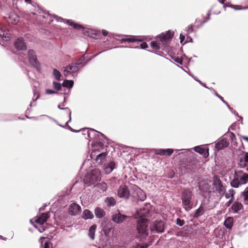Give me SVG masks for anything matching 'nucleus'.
Wrapping results in <instances>:
<instances>
[{
    "label": "nucleus",
    "instance_id": "1",
    "mask_svg": "<svg viewBox=\"0 0 248 248\" xmlns=\"http://www.w3.org/2000/svg\"><path fill=\"white\" fill-rule=\"evenodd\" d=\"M84 132L87 133V136L85 137L86 139L93 140L92 145L95 149L99 150L103 148L104 144L102 141V138L105 137L103 134L92 128H84Z\"/></svg>",
    "mask_w": 248,
    "mask_h": 248
},
{
    "label": "nucleus",
    "instance_id": "2",
    "mask_svg": "<svg viewBox=\"0 0 248 248\" xmlns=\"http://www.w3.org/2000/svg\"><path fill=\"white\" fill-rule=\"evenodd\" d=\"M174 35L173 32L169 31L165 33H162L157 36V41H152L151 46L155 52H157L160 48V46L165 44L168 41L171 39Z\"/></svg>",
    "mask_w": 248,
    "mask_h": 248
},
{
    "label": "nucleus",
    "instance_id": "3",
    "mask_svg": "<svg viewBox=\"0 0 248 248\" xmlns=\"http://www.w3.org/2000/svg\"><path fill=\"white\" fill-rule=\"evenodd\" d=\"M248 182V174L241 170H235L231 185L233 187L237 188L240 185L246 184Z\"/></svg>",
    "mask_w": 248,
    "mask_h": 248
},
{
    "label": "nucleus",
    "instance_id": "4",
    "mask_svg": "<svg viewBox=\"0 0 248 248\" xmlns=\"http://www.w3.org/2000/svg\"><path fill=\"white\" fill-rule=\"evenodd\" d=\"M193 196L192 190L189 188L184 189L182 193L181 200L182 204L186 211H189L192 208L191 201Z\"/></svg>",
    "mask_w": 248,
    "mask_h": 248
},
{
    "label": "nucleus",
    "instance_id": "5",
    "mask_svg": "<svg viewBox=\"0 0 248 248\" xmlns=\"http://www.w3.org/2000/svg\"><path fill=\"white\" fill-rule=\"evenodd\" d=\"M147 221V219L146 218H141L137 223V230L138 232L137 237L141 240L145 239L148 235Z\"/></svg>",
    "mask_w": 248,
    "mask_h": 248
},
{
    "label": "nucleus",
    "instance_id": "6",
    "mask_svg": "<svg viewBox=\"0 0 248 248\" xmlns=\"http://www.w3.org/2000/svg\"><path fill=\"white\" fill-rule=\"evenodd\" d=\"M100 172L98 169H95L91 171L85 177L84 182L86 184H94L97 181L100 180Z\"/></svg>",
    "mask_w": 248,
    "mask_h": 248
},
{
    "label": "nucleus",
    "instance_id": "7",
    "mask_svg": "<svg viewBox=\"0 0 248 248\" xmlns=\"http://www.w3.org/2000/svg\"><path fill=\"white\" fill-rule=\"evenodd\" d=\"M213 182L208 180H202L199 184V189L202 192H211L214 191Z\"/></svg>",
    "mask_w": 248,
    "mask_h": 248
},
{
    "label": "nucleus",
    "instance_id": "8",
    "mask_svg": "<svg viewBox=\"0 0 248 248\" xmlns=\"http://www.w3.org/2000/svg\"><path fill=\"white\" fill-rule=\"evenodd\" d=\"M213 186L215 187L216 191L222 197L226 192V188L222 185L221 181L217 176H215L213 178Z\"/></svg>",
    "mask_w": 248,
    "mask_h": 248
},
{
    "label": "nucleus",
    "instance_id": "9",
    "mask_svg": "<svg viewBox=\"0 0 248 248\" xmlns=\"http://www.w3.org/2000/svg\"><path fill=\"white\" fill-rule=\"evenodd\" d=\"M151 232L156 233H162L164 231V223L162 221H156L150 226Z\"/></svg>",
    "mask_w": 248,
    "mask_h": 248
},
{
    "label": "nucleus",
    "instance_id": "10",
    "mask_svg": "<svg viewBox=\"0 0 248 248\" xmlns=\"http://www.w3.org/2000/svg\"><path fill=\"white\" fill-rule=\"evenodd\" d=\"M28 57L30 63L34 67L38 68L40 64L38 62L35 52L32 49L28 51Z\"/></svg>",
    "mask_w": 248,
    "mask_h": 248
},
{
    "label": "nucleus",
    "instance_id": "11",
    "mask_svg": "<svg viewBox=\"0 0 248 248\" xmlns=\"http://www.w3.org/2000/svg\"><path fill=\"white\" fill-rule=\"evenodd\" d=\"M117 194L121 198L127 199L130 195L128 188L125 185L121 186L118 189Z\"/></svg>",
    "mask_w": 248,
    "mask_h": 248
},
{
    "label": "nucleus",
    "instance_id": "12",
    "mask_svg": "<svg viewBox=\"0 0 248 248\" xmlns=\"http://www.w3.org/2000/svg\"><path fill=\"white\" fill-rule=\"evenodd\" d=\"M78 70V67L74 64L68 65L64 67V75L65 77H68L72 73H76Z\"/></svg>",
    "mask_w": 248,
    "mask_h": 248
},
{
    "label": "nucleus",
    "instance_id": "13",
    "mask_svg": "<svg viewBox=\"0 0 248 248\" xmlns=\"http://www.w3.org/2000/svg\"><path fill=\"white\" fill-rule=\"evenodd\" d=\"M48 217V213H44L37 218L31 219L30 222L31 223L33 224V220H34L35 222L40 225H43L47 220Z\"/></svg>",
    "mask_w": 248,
    "mask_h": 248
},
{
    "label": "nucleus",
    "instance_id": "14",
    "mask_svg": "<svg viewBox=\"0 0 248 248\" xmlns=\"http://www.w3.org/2000/svg\"><path fill=\"white\" fill-rule=\"evenodd\" d=\"M81 212L80 206L76 203H73L70 204L68 208L69 213L72 216H76L78 215Z\"/></svg>",
    "mask_w": 248,
    "mask_h": 248
},
{
    "label": "nucleus",
    "instance_id": "15",
    "mask_svg": "<svg viewBox=\"0 0 248 248\" xmlns=\"http://www.w3.org/2000/svg\"><path fill=\"white\" fill-rule=\"evenodd\" d=\"M128 218H129L128 217L123 215L120 213L115 214L112 216V220L113 221L118 224L123 223Z\"/></svg>",
    "mask_w": 248,
    "mask_h": 248
},
{
    "label": "nucleus",
    "instance_id": "16",
    "mask_svg": "<svg viewBox=\"0 0 248 248\" xmlns=\"http://www.w3.org/2000/svg\"><path fill=\"white\" fill-rule=\"evenodd\" d=\"M15 46L18 50H26L27 49V46L22 38H19L16 39L15 42Z\"/></svg>",
    "mask_w": 248,
    "mask_h": 248
},
{
    "label": "nucleus",
    "instance_id": "17",
    "mask_svg": "<svg viewBox=\"0 0 248 248\" xmlns=\"http://www.w3.org/2000/svg\"><path fill=\"white\" fill-rule=\"evenodd\" d=\"M207 210H208V208L205 206L204 203L202 202L200 207L196 210L194 217H198L202 215L204 212Z\"/></svg>",
    "mask_w": 248,
    "mask_h": 248
},
{
    "label": "nucleus",
    "instance_id": "18",
    "mask_svg": "<svg viewBox=\"0 0 248 248\" xmlns=\"http://www.w3.org/2000/svg\"><path fill=\"white\" fill-rule=\"evenodd\" d=\"M229 144L228 140L226 138H223L219 140L216 144V148L220 150L223 148L227 147Z\"/></svg>",
    "mask_w": 248,
    "mask_h": 248
},
{
    "label": "nucleus",
    "instance_id": "19",
    "mask_svg": "<svg viewBox=\"0 0 248 248\" xmlns=\"http://www.w3.org/2000/svg\"><path fill=\"white\" fill-rule=\"evenodd\" d=\"M99 31H96L89 30L87 31H84L83 32V34L85 35L88 36L91 38L98 39L99 37Z\"/></svg>",
    "mask_w": 248,
    "mask_h": 248
},
{
    "label": "nucleus",
    "instance_id": "20",
    "mask_svg": "<svg viewBox=\"0 0 248 248\" xmlns=\"http://www.w3.org/2000/svg\"><path fill=\"white\" fill-rule=\"evenodd\" d=\"M194 150L195 152L202 155L204 157H207L209 155L208 149L203 148L201 146L195 147Z\"/></svg>",
    "mask_w": 248,
    "mask_h": 248
},
{
    "label": "nucleus",
    "instance_id": "21",
    "mask_svg": "<svg viewBox=\"0 0 248 248\" xmlns=\"http://www.w3.org/2000/svg\"><path fill=\"white\" fill-rule=\"evenodd\" d=\"M142 40L139 39L137 36H129L125 38H123L120 40V42L123 43L124 42H141Z\"/></svg>",
    "mask_w": 248,
    "mask_h": 248
},
{
    "label": "nucleus",
    "instance_id": "22",
    "mask_svg": "<svg viewBox=\"0 0 248 248\" xmlns=\"http://www.w3.org/2000/svg\"><path fill=\"white\" fill-rule=\"evenodd\" d=\"M94 214L95 217L98 218H102L106 215V213L104 210L99 207H96L95 208Z\"/></svg>",
    "mask_w": 248,
    "mask_h": 248
},
{
    "label": "nucleus",
    "instance_id": "23",
    "mask_svg": "<svg viewBox=\"0 0 248 248\" xmlns=\"http://www.w3.org/2000/svg\"><path fill=\"white\" fill-rule=\"evenodd\" d=\"M19 20V17L15 13H11L9 16L8 22L10 23L16 24Z\"/></svg>",
    "mask_w": 248,
    "mask_h": 248
},
{
    "label": "nucleus",
    "instance_id": "24",
    "mask_svg": "<svg viewBox=\"0 0 248 248\" xmlns=\"http://www.w3.org/2000/svg\"><path fill=\"white\" fill-rule=\"evenodd\" d=\"M115 168V163L113 161L109 162L108 166L104 168V171L106 173H110Z\"/></svg>",
    "mask_w": 248,
    "mask_h": 248
},
{
    "label": "nucleus",
    "instance_id": "25",
    "mask_svg": "<svg viewBox=\"0 0 248 248\" xmlns=\"http://www.w3.org/2000/svg\"><path fill=\"white\" fill-rule=\"evenodd\" d=\"M97 226L96 225H93L90 227L88 231V236L92 240H94L95 236V232Z\"/></svg>",
    "mask_w": 248,
    "mask_h": 248
},
{
    "label": "nucleus",
    "instance_id": "26",
    "mask_svg": "<svg viewBox=\"0 0 248 248\" xmlns=\"http://www.w3.org/2000/svg\"><path fill=\"white\" fill-rule=\"evenodd\" d=\"M242 208L243 205L241 203L237 202H234L232 206V209L234 213H237Z\"/></svg>",
    "mask_w": 248,
    "mask_h": 248
},
{
    "label": "nucleus",
    "instance_id": "27",
    "mask_svg": "<svg viewBox=\"0 0 248 248\" xmlns=\"http://www.w3.org/2000/svg\"><path fill=\"white\" fill-rule=\"evenodd\" d=\"M82 217L85 219H92L93 217V215L91 211L86 209L83 212Z\"/></svg>",
    "mask_w": 248,
    "mask_h": 248
},
{
    "label": "nucleus",
    "instance_id": "28",
    "mask_svg": "<svg viewBox=\"0 0 248 248\" xmlns=\"http://www.w3.org/2000/svg\"><path fill=\"white\" fill-rule=\"evenodd\" d=\"M233 219L232 217H228L224 221L225 226L229 229H231L233 225Z\"/></svg>",
    "mask_w": 248,
    "mask_h": 248
},
{
    "label": "nucleus",
    "instance_id": "29",
    "mask_svg": "<svg viewBox=\"0 0 248 248\" xmlns=\"http://www.w3.org/2000/svg\"><path fill=\"white\" fill-rule=\"evenodd\" d=\"M137 217H142L146 216L148 214V210L146 208L140 209L137 211Z\"/></svg>",
    "mask_w": 248,
    "mask_h": 248
},
{
    "label": "nucleus",
    "instance_id": "30",
    "mask_svg": "<svg viewBox=\"0 0 248 248\" xmlns=\"http://www.w3.org/2000/svg\"><path fill=\"white\" fill-rule=\"evenodd\" d=\"M105 202L107 204V205L108 206H113L116 203V201H115V199L112 197H107L105 199Z\"/></svg>",
    "mask_w": 248,
    "mask_h": 248
},
{
    "label": "nucleus",
    "instance_id": "31",
    "mask_svg": "<svg viewBox=\"0 0 248 248\" xmlns=\"http://www.w3.org/2000/svg\"><path fill=\"white\" fill-rule=\"evenodd\" d=\"M39 241L42 246H44V248H49V241L47 238L41 237Z\"/></svg>",
    "mask_w": 248,
    "mask_h": 248
},
{
    "label": "nucleus",
    "instance_id": "32",
    "mask_svg": "<svg viewBox=\"0 0 248 248\" xmlns=\"http://www.w3.org/2000/svg\"><path fill=\"white\" fill-rule=\"evenodd\" d=\"M0 37L7 41L10 39V35L8 32H5L2 28H0Z\"/></svg>",
    "mask_w": 248,
    "mask_h": 248
},
{
    "label": "nucleus",
    "instance_id": "33",
    "mask_svg": "<svg viewBox=\"0 0 248 248\" xmlns=\"http://www.w3.org/2000/svg\"><path fill=\"white\" fill-rule=\"evenodd\" d=\"M242 196L244 198V203L248 204V187H246L244 191L241 194Z\"/></svg>",
    "mask_w": 248,
    "mask_h": 248
},
{
    "label": "nucleus",
    "instance_id": "34",
    "mask_svg": "<svg viewBox=\"0 0 248 248\" xmlns=\"http://www.w3.org/2000/svg\"><path fill=\"white\" fill-rule=\"evenodd\" d=\"M137 193L138 198L140 200L143 201L145 199L146 197V195L141 189H139L137 190Z\"/></svg>",
    "mask_w": 248,
    "mask_h": 248
},
{
    "label": "nucleus",
    "instance_id": "35",
    "mask_svg": "<svg viewBox=\"0 0 248 248\" xmlns=\"http://www.w3.org/2000/svg\"><path fill=\"white\" fill-rule=\"evenodd\" d=\"M229 6L235 10H241L248 9V6H242L239 5L230 4Z\"/></svg>",
    "mask_w": 248,
    "mask_h": 248
},
{
    "label": "nucleus",
    "instance_id": "36",
    "mask_svg": "<svg viewBox=\"0 0 248 248\" xmlns=\"http://www.w3.org/2000/svg\"><path fill=\"white\" fill-rule=\"evenodd\" d=\"M74 85V81L72 80H64L62 83V86L63 87H67L68 88H71Z\"/></svg>",
    "mask_w": 248,
    "mask_h": 248
},
{
    "label": "nucleus",
    "instance_id": "37",
    "mask_svg": "<svg viewBox=\"0 0 248 248\" xmlns=\"http://www.w3.org/2000/svg\"><path fill=\"white\" fill-rule=\"evenodd\" d=\"M209 12L218 14L220 13V7L219 5L215 4L212 6Z\"/></svg>",
    "mask_w": 248,
    "mask_h": 248
},
{
    "label": "nucleus",
    "instance_id": "38",
    "mask_svg": "<svg viewBox=\"0 0 248 248\" xmlns=\"http://www.w3.org/2000/svg\"><path fill=\"white\" fill-rule=\"evenodd\" d=\"M67 23L70 25L72 26L75 29H79L82 28V26L81 25L75 23L72 20H68Z\"/></svg>",
    "mask_w": 248,
    "mask_h": 248
},
{
    "label": "nucleus",
    "instance_id": "39",
    "mask_svg": "<svg viewBox=\"0 0 248 248\" xmlns=\"http://www.w3.org/2000/svg\"><path fill=\"white\" fill-rule=\"evenodd\" d=\"M107 154L106 152H103L97 155L95 160L101 162L107 156Z\"/></svg>",
    "mask_w": 248,
    "mask_h": 248
},
{
    "label": "nucleus",
    "instance_id": "40",
    "mask_svg": "<svg viewBox=\"0 0 248 248\" xmlns=\"http://www.w3.org/2000/svg\"><path fill=\"white\" fill-rule=\"evenodd\" d=\"M235 194V191L233 189H230L228 192L226 193L225 197L226 199H234V195Z\"/></svg>",
    "mask_w": 248,
    "mask_h": 248
},
{
    "label": "nucleus",
    "instance_id": "41",
    "mask_svg": "<svg viewBox=\"0 0 248 248\" xmlns=\"http://www.w3.org/2000/svg\"><path fill=\"white\" fill-rule=\"evenodd\" d=\"M96 187L101 189L103 192L105 191L107 189V186L106 183H99L96 185Z\"/></svg>",
    "mask_w": 248,
    "mask_h": 248
},
{
    "label": "nucleus",
    "instance_id": "42",
    "mask_svg": "<svg viewBox=\"0 0 248 248\" xmlns=\"http://www.w3.org/2000/svg\"><path fill=\"white\" fill-rule=\"evenodd\" d=\"M194 26L192 25H190L188 26L186 30V33H185V35L188 37V35L192 32L194 31L193 29Z\"/></svg>",
    "mask_w": 248,
    "mask_h": 248
},
{
    "label": "nucleus",
    "instance_id": "43",
    "mask_svg": "<svg viewBox=\"0 0 248 248\" xmlns=\"http://www.w3.org/2000/svg\"><path fill=\"white\" fill-rule=\"evenodd\" d=\"M53 74V75L55 77L56 79H57V80H60V78L61 77V74L58 70H57L56 69H54Z\"/></svg>",
    "mask_w": 248,
    "mask_h": 248
},
{
    "label": "nucleus",
    "instance_id": "44",
    "mask_svg": "<svg viewBox=\"0 0 248 248\" xmlns=\"http://www.w3.org/2000/svg\"><path fill=\"white\" fill-rule=\"evenodd\" d=\"M230 138L231 140V143L234 146H237L235 135L232 132L230 134Z\"/></svg>",
    "mask_w": 248,
    "mask_h": 248
},
{
    "label": "nucleus",
    "instance_id": "45",
    "mask_svg": "<svg viewBox=\"0 0 248 248\" xmlns=\"http://www.w3.org/2000/svg\"><path fill=\"white\" fill-rule=\"evenodd\" d=\"M40 93L38 92H35L33 97L32 98L33 101L31 103V106L32 107L34 105L33 104L40 97Z\"/></svg>",
    "mask_w": 248,
    "mask_h": 248
},
{
    "label": "nucleus",
    "instance_id": "46",
    "mask_svg": "<svg viewBox=\"0 0 248 248\" xmlns=\"http://www.w3.org/2000/svg\"><path fill=\"white\" fill-rule=\"evenodd\" d=\"M247 162L243 158H240L238 163L239 166L241 168H243L247 166Z\"/></svg>",
    "mask_w": 248,
    "mask_h": 248
},
{
    "label": "nucleus",
    "instance_id": "47",
    "mask_svg": "<svg viewBox=\"0 0 248 248\" xmlns=\"http://www.w3.org/2000/svg\"><path fill=\"white\" fill-rule=\"evenodd\" d=\"M84 60H85V56H84V55H83L82 57H81L79 59H78L76 61V63H75V64L76 65H81L83 63Z\"/></svg>",
    "mask_w": 248,
    "mask_h": 248
},
{
    "label": "nucleus",
    "instance_id": "48",
    "mask_svg": "<svg viewBox=\"0 0 248 248\" xmlns=\"http://www.w3.org/2000/svg\"><path fill=\"white\" fill-rule=\"evenodd\" d=\"M154 152L156 155H165V149H155Z\"/></svg>",
    "mask_w": 248,
    "mask_h": 248
},
{
    "label": "nucleus",
    "instance_id": "49",
    "mask_svg": "<svg viewBox=\"0 0 248 248\" xmlns=\"http://www.w3.org/2000/svg\"><path fill=\"white\" fill-rule=\"evenodd\" d=\"M53 85L54 88L57 91H60L61 90L62 85L60 83L54 81L53 82Z\"/></svg>",
    "mask_w": 248,
    "mask_h": 248
},
{
    "label": "nucleus",
    "instance_id": "50",
    "mask_svg": "<svg viewBox=\"0 0 248 248\" xmlns=\"http://www.w3.org/2000/svg\"><path fill=\"white\" fill-rule=\"evenodd\" d=\"M149 247V245L145 244L142 246H140L139 244H137L135 246H134L132 248H147Z\"/></svg>",
    "mask_w": 248,
    "mask_h": 248
},
{
    "label": "nucleus",
    "instance_id": "51",
    "mask_svg": "<svg viewBox=\"0 0 248 248\" xmlns=\"http://www.w3.org/2000/svg\"><path fill=\"white\" fill-rule=\"evenodd\" d=\"M174 150L172 149H165V155H170L173 153Z\"/></svg>",
    "mask_w": 248,
    "mask_h": 248
},
{
    "label": "nucleus",
    "instance_id": "52",
    "mask_svg": "<svg viewBox=\"0 0 248 248\" xmlns=\"http://www.w3.org/2000/svg\"><path fill=\"white\" fill-rule=\"evenodd\" d=\"M176 224L180 226H182L184 224V221L177 218L176 220Z\"/></svg>",
    "mask_w": 248,
    "mask_h": 248
},
{
    "label": "nucleus",
    "instance_id": "53",
    "mask_svg": "<svg viewBox=\"0 0 248 248\" xmlns=\"http://www.w3.org/2000/svg\"><path fill=\"white\" fill-rule=\"evenodd\" d=\"M46 94H54V93H57V92L56 91L50 90V89H47L46 91Z\"/></svg>",
    "mask_w": 248,
    "mask_h": 248
},
{
    "label": "nucleus",
    "instance_id": "54",
    "mask_svg": "<svg viewBox=\"0 0 248 248\" xmlns=\"http://www.w3.org/2000/svg\"><path fill=\"white\" fill-rule=\"evenodd\" d=\"M140 46L142 49H145L148 47V45L146 42H143L140 44Z\"/></svg>",
    "mask_w": 248,
    "mask_h": 248
},
{
    "label": "nucleus",
    "instance_id": "55",
    "mask_svg": "<svg viewBox=\"0 0 248 248\" xmlns=\"http://www.w3.org/2000/svg\"><path fill=\"white\" fill-rule=\"evenodd\" d=\"M234 199H231L226 204L225 206L227 207H228L230 206V205L232 203Z\"/></svg>",
    "mask_w": 248,
    "mask_h": 248
},
{
    "label": "nucleus",
    "instance_id": "56",
    "mask_svg": "<svg viewBox=\"0 0 248 248\" xmlns=\"http://www.w3.org/2000/svg\"><path fill=\"white\" fill-rule=\"evenodd\" d=\"M180 42L181 43H182L183 42L185 39V35H183L182 33L180 35Z\"/></svg>",
    "mask_w": 248,
    "mask_h": 248
},
{
    "label": "nucleus",
    "instance_id": "57",
    "mask_svg": "<svg viewBox=\"0 0 248 248\" xmlns=\"http://www.w3.org/2000/svg\"><path fill=\"white\" fill-rule=\"evenodd\" d=\"M210 12H209L208 13V14H207V16L205 17V18L204 22H206L210 19Z\"/></svg>",
    "mask_w": 248,
    "mask_h": 248
},
{
    "label": "nucleus",
    "instance_id": "58",
    "mask_svg": "<svg viewBox=\"0 0 248 248\" xmlns=\"http://www.w3.org/2000/svg\"><path fill=\"white\" fill-rule=\"evenodd\" d=\"M243 158L247 162H248V153H245Z\"/></svg>",
    "mask_w": 248,
    "mask_h": 248
},
{
    "label": "nucleus",
    "instance_id": "59",
    "mask_svg": "<svg viewBox=\"0 0 248 248\" xmlns=\"http://www.w3.org/2000/svg\"><path fill=\"white\" fill-rule=\"evenodd\" d=\"M102 34L104 35V36H107L108 35V31L106 30H102Z\"/></svg>",
    "mask_w": 248,
    "mask_h": 248
},
{
    "label": "nucleus",
    "instance_id": "60",
    "mask_svg": "<svg viewBox=\"0 0 248 248\" xmlns=\"http://www.w3.org/2000/svg\"><path fill=\"white\" fill-rule=\"evenodd\" d=\"M241 139H242L244 140H246V141L248 142V137L242 136Z\"/></svg>",
    "mask_w": 248,
    "mask_h": 248
},
{
    "label": "nucleus",
    "instance_id": "61",
    "mask_svg": "<svg viewBox=\"0 0 248 248\" xmlns=\"http://www.w3.org/2000/svg\"><path fill=\"white\" fill-rule=\"evenodd\" d=\"M71 112H69V121H67V122H66V125H67L68 122L71 121Z\"/></svg>",
    "mask_w": 248,
    "mask_h": 248
},
{
    "label": "nucleus",
    "instance_id": "62",
    "mask_svg": "<svg viewBox=\"0 0 248 248\" xmlns=\"http://www.w3.org/2000/svg\"><path fill=\"white\" fill-rule=\"evenodd\" d=\"M68 128L70 130H71V131H73V132H79V131H77V130H74L73 129H72L70 126H68Z\"/></svg>",
    "mask_w": 248,
    "mask_h": 248
},
{
    "label": "nucleus",
    "instance_id": "63",
    "mask_svg": "<svg viewBox=\"0 0 248 248\" xmlns=\"http://www.w3.org/2000/svg\"><path fill=\"white\" fill-rule=\"evenodd\" d=\"M176 61L180 64L182 63V60L181 59H178V60H176Z\"/></svg>",
    "mask_w": 248,
    "mask_h": 248
},
{
    "label": "nucleus",
    "instance_id": "64",
    "mask_svg": "<svg viewBox=\"0 0 248 248\" xmlns=\"http://www.w3.org/2000/svg\"><path fill=\"white\" fill-rule=\"evenodd\" d=\"M84 129L81 130V131H82V134L84 135H87V133H86V132H84Z\"/></svg>",
    "mask_w": 248,
    "mask_h": 248
}]
</instances>
